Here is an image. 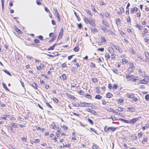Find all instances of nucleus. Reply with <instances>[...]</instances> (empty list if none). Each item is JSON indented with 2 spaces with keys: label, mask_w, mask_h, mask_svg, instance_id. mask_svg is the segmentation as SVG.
Wrapping results in <instances>:
<instances>
[{
  "label": "nucleus",
  "mask_w": 149,
  "mask_h": 149,
  "mask_svg": "<svg viewBox=\"0 0 149 149\" xmlns=\"http://www.w3.org/2000/svg\"><path fill=\"white\" fill-rule=\"evenodd\" d=\"M111 45L114 47L119 52L121 53L122 52L121 49L120 47L118 45H114L113 44H111Z\"/></svg>",
  "instance_id": "1"
},
{
  "label": "nucleus",
  "mask_w": 149,
  "mask_h": 149,
  "mask_svg": "<svg viewBox=\"0 0 149 149\" xmlns=\"http://www.w3.org/2000/svg\"><path fill=\"white\" fill-rule=\"evenodd\" d=\"M140 117L134 118L130 120V123L134 124L139 119Z\"/></svg>",
  "instance_id": "2"
},
{
  "label": "nucleus",
  "mask_w": 149,
  "mask_h": 149,
  "mask_svg": "<svg viewBox=\"0 0 149 149\" xmlns=\"http://www.w3.org/2000/svg\"><path fill=\"white\" fill-rule=\"evenodd\" d=\"M138 9L136 7H134L133 8H131L130 10L131 13H134L135 11H137Z\"/></svg>",
  "instance_id": "3"
},
{
  "label": "nucleus",
  "mask_w": 149,
  "mask_h": 149,
  "mask_svg": "<svg viewBox=\"0 0 149 149\" xmlns=\"http://www.w3.org/2000/svg\"><path fill=\"white\" fill-rule=\"evenodd\" d=\"M127 109L131 112H134L136 111V109L134 107H128Z\"/></svg>",
  "instance_id": "4"
},
{
  "label": "nucleus",
  "mask_w": 149,
  "mask_h": 149,
  "mask_svg": "<svg viewBox=\"0 0 149 149\" xmlns=\"http://www.w3.org/2000/svg\"><path fill=\"white\" fill-rule=\"evenodd\" d=\"M66 95L68 97L72 99H75V97L73 96L72 95L69 94V93H66Z\"/></svg>",
  "instance_id": "5"
},
{
  "label": "nucleus",
  "mask_w": 149,
  "mask_h": 149,
  "mask_svg": "<svg viewBox=\"0 0 149 149\" xmlns=\"http://www.w3.org/2000/svg\"><path fill=\"white\" fill-rule=\"evenodd\" d=\"M89 22H90L88 23L90 24H91L94 26L95 24L94 23V20L93 19H92L91 17H89Z\"/></svg>",
  "instance_id": "6"
},
{
  "label": "nucleus",
  "mask_w": 149,
  "mask_h": 149,
  "mask_svg": "<svg viewBox=\"0 0 149 149\" xmlns=\"http://www.w3.org/2000/svg\"><path fill=\"white\" fill-rule=\"evenodd\" d=\"M63 28H62L60 31V32L59 33V35L58 36H59V37H60V38H61L63 35Z\"/></svg>",
  "instance_id": "7"
},
{
  "label": "nucleus",
  "mask_w": 149,
  "mask_h": 149,
  "mask_svg": "<svg viewBox=\"0 0 149 149\" xmlns=\"http://www.w3.org/2000/svg\"><path fill=\"white\" fill-rule=\"evenodd\" d=\"M127 96L128 98L131 99H133L134 97V95L133 94H129V93H127Z\"/></svg>",
  "instance_id": "8"
},
{
  "label": "nucleus",
  "mask_w": 149,
  "mask_h": 149,
  "mask_svg": "<svg viewBox=\"0 0 149 149\" xmlns=\"http://www.w3.org/2000/svg\"><path fill=\"white\" fill-rule=\"evenodd\" d=\"M108 50L109 52L111 54L113 53L114 52V49L112 47L108 48Z\"/></svg>",
  "instance_id": "9"
},
{
  "label": "nucleus",
  "mask_w": 149,
  "mask_h": 149,
  "mask_svg": "<svg viewBox=\"0 0 149 149\" xmlns=\"http://www.w3.org/2000/svg\"><path fill=\"white\" fill-rule=\"evenodd\" d=\"M140 83L141 84H146L148 83V82L147 81H146L144 79H142L141 80H140Z\"/></svg>",
  "instance_id": "10"
},
{
  "label": "nucleus",
  "mask_w": 149,
  "mask_h": 149,
  "mask_svg": "<svg viewBox=\"0 0 149 149\" xmlns=\"http://www.w3.org/2000/svg\"><path fill=\"white\" fill-rule=\"evenodd\" d=\"M84 19L85 23L88 24L90 22V20L88 19L86 17H84L83 18Z\"/></svg>",
  "instance_id": "11"
},
{
  "label": "nucleus",
  "mask_w": 149,
  "mask_h": 149,
  "mask_svg": "<svg viewBox=\"0 0 149 149\" xmlns=\"http://www.w3.org/2000/svg\"><path fill=\"white\" fill-rule=\"evenodd\" d=\"M57 45L56 43H55L54 44V45L52 46H51L49 48H48L47 49V50H53L54 49L55 46Z\"/></svg>",
  "instance_id": "12"
},
{
  "label": "nucleus",
  "mask_w": 149,
  "mask_h": 149,
  "mask_svg": "<svg viewBox=\"0 0 149 149\" xmlns=\"http://www.w3.org/2000/svg\"><path fill=\"white\" fill-rule=\"evenodd\" d=\"M131 139L133 140H136L137 139V136L135 135H132L131 136Z\"/></svg>",
  "instance_id": "13"
},
{
  "label": "nucleus",
  "mask_w": 149,
  "mask_h": 149,
  "mask_svg": "<svg viewBox=\"0 0 149 149\" xmlns=\"http://www.w3.org/2000/svg\"><path fill=\"white\" fill-rule=\"evenodd\" d=\"M91 30L93 33H96L98 32V30L96 28L94 27L93 28H92Z\"/></svg>",
  "instance_id": "14"
},
{
  "label": "nucleus",
  "mask_w": 149,
  "mask_h": 149,
  "mask_svg": "<svg viewBox=\"0 0 149 149\" xmlns=\"http://www.w3.org/2000/svg\"><path fill=\"white\" fill-rule=\"evenodd\" d=\"M60 77L61 79L62 78L63 80H64L66 79V75L65 74H63Z\"/></svg>",
  "instance_id": "15"
},
{
  "label": "nucleus",
  "mask_w": 149,
  "mask_h": 149,
  "mask_svg": "<svg viewBox=\"0 0 149 149\" xmlns=\"http://www.w3.org/2000/svg\"><path fill=\"white\" fill-rule=\"evenodd\" d=\"M105 57L106 58V60H108L110 56L109 54L107 53L105 54Z\"/></svg>",
  "instance_id": "16"
},
{
  "label": "nucleus",
  "mask_w": 149,
  "mask_h": 149,
  "mask_svg": "<svg viewBox=\"0 0 149 149\" xmlns=\"http://www.w3.org/2000/svg\"><path fill=\"white\" fill-rule=\"evenodd\" d=\"M84 96L85 97L89 99H91L92 97V96L88 94H86L85 95H84Z\"/></svg>",
  "instance_id": "17"
},
{
  "label": "nucleus",
  "mask_w": 149,
  "mask_h": 149,
  "mask_svg": "<svg viewBox=\"0 0 149 149\" xmlns=\"http://www.w3.org/2000/svg\"><path fill=\"white\" fill-rule=\"evenodd\" d=\"M3 86L4 88L6 90L9 91V90L8 88L6 87V84L4 83H2Z\"/></svg>",
  "instance_id": "18"
},
{
  "label": "nucleus",
  "mask_w": 149,
  "mask_h": 149,
  "mask_svg": "<svg viewBox=\"0 0 149 149\" xmlns=\"http://www.w3.org/2000/svg\"><path fill=\"white\" fill-rule=\"evenodd\" d=\"M112 96V95L110 93H108L107 94V97L110 98Z\"/></svg>",
  "instance_id": "19"
},
{
  "label": "nucleus",
  "mask_w": 149,
  "mask_h": 149,
  "mask_svg": "<svg viewBox=\"0 0 149 149\" xmlns=\"http://www.w3.org/2000/svg\"><path fill=\"white\" fill-rule=\"evenodd\" d=\"M103 23L106 27H109V25L108 23L106 21H104L102 20Z\"/></svg>",
  "instance_id": "20"
},
{
  "label": "nucleus",
  "mask_w": 149,
  "mask_h": 149,
  "mask_svg": "<svg viewBox=\"0 0 149 149\" xmlns=\"http://www.w3.org/2000/svg\"><path fill=\"white\" fill-rule=\"evenodd\" d=\"M128 61L125 59H123L122 60V63L123 64H126L128 63Z\"/></svg>",
  "instance_id": "21"
},
{
  "label": "nucleus",
  "mask_w": 149,
  "mask_h": 149,
  "mask_svg": "<svg viewBox=\"0 0 149 149\" xmlns=\"http://www.w3.org/2000/svg\"><path fill=\"white\" fill-rule=\"evenodd\" d=\"M85 10L87 13L90 15L91 16H92L91 12L88 9H86Z\"/></svg>",
  "instance_id": "22"
},
{
  "label": "nucleus",
  "mask_w": 149,
  "mask_h": 149,
  "mask_svg": "<svg viewBox=\"0 0 149 149\" xmlns=\"http://www.w3.org/2000/svg\"><path fill=\"white\" fill-rule=\"evenodd\" d=\"M116 56V54L113 53L112 54H111V59H113L114 58H115Z\"/></svg>",
  "instance_id": "23"
},
{
  "label": "nucleus",
  "mask_w": 149,
  "mask_h": 149,
  "mask_svg": "<svg viewBox=\"0 0 149 149\" xmlns=\"http://www.w3.org/2000/svg\"><path fill=\"white\" fill-rule=\"evenodd\" d=\"M81 106V107H85L86 105V103L85 102H80Z\"/></svg>",
  "instance_id": "24"
},
{
  "label": "nucleus",
  "mask_w": 149,
  "mask_h": 149,
  "mask_svg": "<svg viewBox=\"0 0 149 149\" xmlns=\"http://www.w3.org/2000/svg\"><path fill=\"white\" fill-rule=\"evenodd\" d=\"M147 140V137H145L143 138V140L142 141V143L143 144H145Z\"/></svg>",
  "instance_id": "25"
},
{
  "label": "nucleus",
  "mask_w": 149,
  "mask_h": 149,
  "mask_svg": "<svg viewBox=\"0 0 149 149\" xmlns=\"http://www.w3.org/2000/svg\"><path fill=\"white\" fill-rule=\"evenodd\" d=\"M130 65L129 67L133 69L134 68V67L133 63L132 62H130Z\"/></svg>",
  "instance_id": "26"
},
{
  "label": "nucleus",
  "mask_w": 149,
  "mask_h": 149,
  "mask_svg": "<svg viewBox=\"0 0 149 149\" xmlns=\"http://www.w3.org/2000/svg\"><path fill=\"white\" fill-rule=\"evenodd\" d=\"M101 39L102 43L106 41V40L104 37H101Z\"/></svg>",
  "instance_id": "27"
},
{
  "label": "nucleus",
  "mask_w": 149,
  "mask_h": 149,
  "mask_svg": "<svg viewBox=\"0 0 149 149\" xmlns=\"http://www.w3.org/2000/svg\"><path fill=\"white\" fill-rule=\"evenodd\" d=\"M92 106V104L91 103H87L85 107H91Z\"/></svg>",
  "instance_id": "28"
},
{
  "label": "nucleus",
  "mask_w": 149,
  "mask_h": 149,
  "mask_svg": "<svg viewBox=\"0 0 149 149\" xmlns=\"http://www.w3.org/2000/svg\"><path fill=\"white\" fill-rule=\"evenodd\" d=\"M149 125H146L144 126H143V127H142V129L143 130H145V129L146 128H149Z\"/></svg>",
  "instance_id": "29"
},
{
  "label": "nucleus",
  "mask_w": 149,
  "mask_h": 149,
  "mask_svg": "<svg viewBox=\"0 0 149 149\" xmlns=\"http://www.w3.org/2000/svg\"><path fill=\"white\" fill-rule=\"evenodd\" d=\"M102 97L101 96L99 95H98L95 96V98L98 99H100L102 98Z\"/></svg>",
  "instance_id": "30"
},
{
  "label": "nucleus",
  "mask_w": 149,
  "mask_h": 149,
  "mask_svg": "<svg viewBox=\"0 0 149 149\" xmlns=\"http://www.w3.org/2000/svg\"><path fill=\"white\" fill-rule=\"evenodd\" d=\"M124 109V108L120 107H118L117 109V110L119 111H123V109Z\"/></svg>",
  "instance_id": "31"
},
{
  "label": "nucleus",
  "mask_w": 149,
  "mask_h": 149,
  "mask_svg": "<svg viewBox=\"0 0 149 149\" xmlns=\"http://www.w3.org/2000/svg\"><path fill=\"white\" fill-rule=\"evenodd\" d=\"M91 8L95 13H96V10L95 9V8L94 6L91 5Z\"/></svg>",
  "instance_id": "32"
},
{
  "label": "nucleus",
  "mask_w": 149,
  "mask_h": 149,
  "mask_svg": "<svg viewBox=\"0 0 149 149\" xmlns=\"http://www.w3.org/2000/svg\"><path fill=\"white\" fill-rule=\"evenodd\" d=\"M100 29L102 30L104 32L105 31V30H106V28L104 26H100Z\"/></svg>",
  "instance_id": "33"
},
{
  "label": "nucleus",
  "mask_w": 149,
  "mask_h": 149,
  "mask_svg": "<svg viewBox=\"0 0 149 149\" xmlns=\"http://www.w3.org/2000/svg\"><path fill=\"white\" fill-rule=\"evenodd\" d=\"M113 72L116 74H118V70L116 68H114L113 70Z\"/></svg>",
  "instance_id": "34"
},
{
  "label": "nucleus",
  "mask_w": 149,
  "mask_h": 149,
  "mask_svg": "<svg viewBox=\"0 0 149 149\" xmlns=\"http://www.w3.org/2000/svg\"><path fill=\"white\" fill-rule=\"evenodd\" d=\"M53 101L56 103H58L59 102V101L58 99L56 97H54L53 98Z\"/></svg>",
  "instance_id": "35"
},
{
  "label": "nucleus",
  "mask_w": 149,
  "mask_h": 149,
  "mask_svg": "<svg viewBox=\"0 0 149 149\" xmlns=\"http://www.w3.org/2000/svg\"><path fill=\"white\" fill-rule=\"evenodd\" d=\"M32 86L35 89H37V86H38V85L36 84L35 83H34L33 84Z\"/></svg>",
  "instance_id": "36"
},
{
  "label": "nucleus",
  "mask_w": 149,
  "mask_h": 149,
  "mask_svg": "<svg viewBox=\"0 0 149 149\" xmlns=\"http://www.w3.org/2000/svg\"><path fill=\"white\" fill-rule=\"evenodd\" d=\"M108 129H109V130H111L112 131H114L116 129V128L113 127H109Z\"/></svg>",
  "instance_id": "37"
},
{
  "label": "nucleus",
  "mask_w": 149,
  "mask_h": 149,
  "mask_svg": "<svg viewBox=\"0 0 149 149\" xmlns=\"http://www.w3.org/2000/svg\"><path fill=\"white\" fill-rule=\"evenodd\" d=\"M3 71L4 72H5L6 73L8 74L10 76H11V74L7 70H3Z\"/></svg>",
  "instance_id": "38"
},
{
  "label": "nucleus",
  "mask_w": 149,
  "mask_h": 149,
  "mask_svg": "<svg viewBox=\"0 0 149 149\" xmlns=\"http://www.w3.org/2000/svg\"><path fill=\"white\" fill-rule=\"evenodd\" d=\"M133 75H132V76H130V74H127L126 75V78H129L130 77H131V78H133Z\"/></svg>",
  "instance_id": "39"
},
{
  "label": "nucleus",
  "mask_w": 149,
  "mask_h": 149,
  "mask_svg": "<svg viewBox=\"0 0 149 149\" xmlns=\"http://www.w3.org/2000/svg\"><path fill=\"white\" fill-rule=\"evenodd\" d=\"M123 99L122 98H120L118 100V102L119 103H122L123 102Z\"/></svg>",
  "instance_id": "40"
},
{
  "label": "nucleus",
  "mask_w": 149,
  "mask_h": 149,
  "mask_svg": "<svg viewBox=\"0 0 149 149\" xmlns=\"http://www.w3.org/2000/svg\"><path fill=\"white\" fill-rule=\"evenodd\" d=\"M96 89L97 90L96 92L97 93H100V91L99 90V87H96Z\"/></svg>",
  "instance_id": "41"
},
{
  "label": "nucleus",
  "mask_w": 149,
  "mask_h": 149,
  "mask_svg": "<svg viewBox=\"0 0 149 149\" xmlns=\"http://www.w3.org/2000/svg\"><path fill=\"white\" fill-rule=\"evenodd\" d=\"M107 110L110 112H112L113 113L115 112L113 111V109L111 108H108Z\"/></svg>",
  "instance_id": "42"
},
{
  "label": "nucleus",
  "mask_w": 149,
  "mask_h": 149,
  "mask_svg": "<svg viewBox=\"0 0 149 149\" xmlns=\"http://www.w3.org/2000/svg\"><path fill=\"white\" fill-rule=\"evenodd\" d=\"M79 48L78 47H75L74 49V51H75L76 52H77L79 50Z\"/></svg>",
  "instance_id": "43"
},
{
  "label": "nucleus",
  "mask_w": 149,
  "mask_h": 149,
  "mask_svg": "<svg viewBox=\"0 0 149 149\" xmlns=\"http://www.w3.org/2000/svg\"><path fill=\"white\" fill-rule=\"evenodd\" d=\"M51 126L53 129H55L56 127V125L54 124V123L51 125Z\"/></svg>",
  "instance_id": "44"
},
{
  "label": "nucleus",
  "mask_w": 149,
  "mask_h": 149,
  "mask_svg": "<svg viewBox=\"0 0 149 149\" xmlns=\"http://www.w3.org/2000/svg\"><path fill=\"white\" fill-rule=\"evenodd\" d=\"M98 148V146H97L96 145H94L92 147V148L93 149H97Z\"/></svg>",
  "instance_id": "45"
},
{
  "label": "nucleus",
  "mask_w": 149,
  "mask_h": 149,
  "mask_svg": "<svg viewBox=\"0 0 149 149\" xmlns=\"http://www.w3.org/2000/svg\"><path fill=\"white\" fill-rule=\"evenodd\" d=\"M45 103L46 104V105L47 107H49V108H52V106L50 105L48 103V102H45Z\"/></svg>",
  "instance_id": "46"
},
{
  "label": "nucleus",
  "mask_w": 149,
  "mask_h": 149,
  "mask_svg": "<svg viewBox=\"0 0 149 149\" xmlns=\"http://www.w3.org/2000/svg\"><path fill=\"white\" fill-rule=\"evenodd\" d=\"M120 11L121 13H124V9L123 7H120Z\"/></svg>",
  "instance_id": "47"
},
{
  "label": "nucleus",
  "mask_w": 149,
  "mask_h": 149,
  "mask_svg": "<svg viewBox=\"0 0 149 149\" xmlns=\"http://www.w3.org/2000/svg\"><path fill=\"white\" fill-rule=\"evenodd\" d=\"M34 42L36 43H39L40 42V41L38 39H35L34 40Z\"/></svg>",
  "instance_id": "48"
},
{
  "label": "nucleus",
  "mask_w": 149,
  "mask_h": 149,
  "mask_svg": "<svg viewBox=\"0 0 149 149\" xmlns=\"http://www.w3.org/2000/svg\"><path fill=\"white\" fill-rule=\"evenodd\" d=\"M92 81L94 83H96L97 82V79L95 78H93L92 79Z\"/></svg>",
  "instance_id": "49"
},
{
  "label": "nucleus",
  "mask_w": 149,
  "mask_h": 149,
  "mask_svg": "<svg viewBox=\"0 0 149 149\" xmlns=\"http://www.w3.org/2000/svg\"><path fill=\"white\" fill-rule=\"evenodd\" d=\"M56 16L57 17V18L58 20V21L59 22H60V17L59 15V13L56 14Z\"/></svg>",
  "instance_id": "50"
},
{
  "label": "nucleus",
  "mask_w": 149,
  "mask_h": 149,
  "mask_svg": "<svg viewBox=\"0 0 149 149\" xmlns=\"http://www.w3.org/2000/svg\"><path fill=\"white\" fill-rule=\"evenodd\" d=\"M135 26L137 28H139V29L140 30H141V26H139V25L138 24H136V26Z\"/></svg>",
  "instance_id": "51"
},
{
  "label": "nucleus",
  "mask_w": 149,
  "mask_h": 149,
  "mask_svg": "<svg viewBox=\"0 0 149 149\" xmlns=\"http://www.w3.org/2000/svg\"><path fill=\"white\" fill-rule=\"evenodd\" d=\"M16 31L19 34H21L22 33V32L18 28H16Z\"/></svg>",
  "instance_id": "52"
},
{
  "label": "nucleus",
  "mask_w": 149,
  "mask_h": 149,
  "mask_svg": "<svg viewBox=\"0 0 149 149\" xmlns=\"http://www.w3.org/2000/svg\"><path fill=\"white\" fill-rule=\"evenodd\" d=\"M70 143H68L67 144H65V145H63V146L65 147H67L68 148H69L70 147Z\"/></svg>",
  "instance_id": "53"
},
{
  "label": "nucleus",
  "mask_w": 149,
  "mask_h": 149,
  "mask_svg": "<svg viewBox=\"0 0 149 149\" xmlns=\"http://www.w3.org/2000/svg\"><path fill=\"white\" fill-rule=\"evenodd\" d=\"M133 69L129 67L127 69V70L128 72H131L133 70Z\"/></svg>",
  "instance_id": "54"
},
{
  "label": "nucleus",
  "mask_w": 149,
  "mask_h": 149,
  "mask_svg": "<svg viewBox=\"0 0 149 149\" xmlns=\"http://www.w3.org/2000/svg\"><path fill=\"white\" fill-rule=\"evenodd\" d=\"M105 15V16L108 18H109L110 17L109 16V15L108 13H106Z\"/></svg>",
  "instance_id": "55"
},
{
  "label": "nucleus",
  "mask_w": 149,
  "mask_h": 149,
  "mask_svg": "<svg viewBox=\"0 0 149 149\" xmlns=\"http://www.w3.org/2000/svg\"><path fill=\"white\" fill-rule=\"evenodd\" d=\"M143 136V133L142 132H140L138 133V136L139 138Z\"/></svg>",
  "instance_id": "56"
},
{
  "label": "nucleus",
  "mask_w": 149,
  "mask_h": 149,
  "mask_svg": "<svg viewBox=\"0 0 149 149\" xmlns=\"http://www.w3.org/2000/svg\"><path fill=\"white\" fill-rule=\"evenodd\" d=\"M88 121L91 124H93V121L92 120L90 119L89 118H88Z\"/></svg>",
  "instance_id": "57"
},
{
  "label": "nucleus",
  "mask_w": 149,
  "mask_h": 149,
  "mask_svg": "<svg viewBox=\"0 0 149 149\" xmlns=\"http://www.w3.org/2000/svg\"><path fill=\"white\" fill-rule=\"evenodd\" d=\"M104 48H100L97 49L98 50L101 51L102 52H103L104 50Z\"/></svg>",
  "instance_id": "58"
},
{
  "label": "nucleus",
  "mask_w": 149,
  "mask_h": 149,
  "mask_svg": "<svg viewBox=\"0 0 149 149\" xmlns=\"http://www.w3.org/2000/svg\"><path fill=\"white\" fill-rule=\"evenodd\" d=\"M145 98L146 100H148L149 98V95L147 94L145 95Z\"/></svg>",
  "instance_id": "59"
},
{
  "label": "nucleus",
  "mask_w": 149,
  "mask_h": 149,
  "mask_svg": "<svg viewBox=\"0 0 149 149\" xmlns=\"http://www.w3.org/2000/svg\"><path fill=\"white\" fill-rule=\"evenodd\" d=\"M107 126H105V127H104V131L105 132H107L109 130V129H108V127L107 128H106Z\"/></svg>",
  "instance_id": "60"
},
{
  "label": "nucleus",
  "mask_w": 149,
  "mask_h": 149,
  "mask_svg": "<svg viewBox=\"0 0 149 149\" xmlns=\"http://www.w3.org/2000/svg\"><path fill=\"white\" fill-rule=\"evenodd\" d=\"M118 87V86L117 84H114L113 85V87H114L115 89H117Z\"/></svg>",
  "instance_id": "61"
},
{
  "label": "nucleus",
  "mask_w": 149,
  "mask_h": 149,
  "mask_svg": "<svg viewBox=\"0 0 149 149\" xmlns=\"http://www.w3.org/2000/svg\"><path fill=\"white\" fill-rule=\"evenodd\" d=\"M78 26L79 29H81L82 27V24L81 23L79 24H77Z\"/></svg>",
  "instance_id": "62"
},
{
  "label": "nucleus",
  "mask_w": 149,
  "mask_h": 149,
  "mask_svg": "<svg viewBox=\"0 0 149 149\" xmlns=\"http://www.w3.org/2000/svg\"><path fill=\"white\" fill-rule=\"evenodd\" d=\"M36 3L38 5L40 6L41 5V2H40L38 0L36 1Z\"/></svg>",
  "instance_id": "63"
},
{
  "label": "nucleus",
  "mask_w": 149,
  "mask_h": 149,
  "mask_svg": "<svg viewBox=\"0 0 149 149\" xmlns=\"http://www.w3.org/2000/svg\"><path fill=\"white\" fill-rule=\"evenodd\" d=\"M112 84H110L108 85V88L109 89H112Z\"/></svg>",
  "instance_id": "64"
}]
</instances>
